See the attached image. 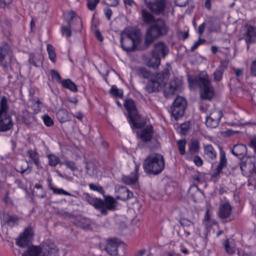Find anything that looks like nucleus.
Listing matches in <instances>:
<instances>
[{"label": "nucleus", "instance_id": "nucleus-28", "mask_svg": "<svg viewBox=\"0 0 256 256\" xmlns=\"http://www.w3.org/2000/svg\"><path fill=\"white\" fill-rule=\"evenodd\" d=\"M44 56L40 54H30L29 55V62L36 67L40 66L42 64Z\"/></svg>", "mask_w": 256, "mask_h": 256}, {"label": "nucleus", "instance_id": "nucleus-11", "mask_svg": "<svg viewBox=\"0 0 256 256\" xmlns=\"http://www.w3.org/2000/svg\"><path fill=\"white\" fill-rule=\"evenodd\" d=\"M65 19L66 20L68 28L66 26H62V34H65L67 37L72 36V32L70 30L72 27L73 21L77 22L80 28L82 26V20L80 18L76 15V13L74 11L68 12L64 14Z\"/></svg>", "mask_w": 256, "mask_h": 256}, {"label": "nucleus", "instance_id": "nucleus-29", "mask_svg": "<svg viewBox=\"0 0 256 256\" xmlns=\"http://www.w3.org/2000/svg\"><path fill=\"white\" fill-rule=\"evenodd\" d=\"M202 194V191L196 184L192 185L188 192V196L191 198L194 202L197 200L200 195Z\"/></svg>", "mask_w": 256, "mask_h": 256}, {"label": "nucleus", "instance_id": "nucleus-17", "mask_svg": "<svg viewBox=\"0 0 256 256\" xmlns=\"http://www.w3.org/2000/svg\"><path fill=\"white\" fill-rule=\"evenodd\" d=\"M218 148L220 150V160L214 172L212 174V176H218L222 172V169L227 166L228 160L226 158V152L223 150L222 146H219Z\"/></svg>", "mask_w": 256, "mask_h": 256}, {"label": "nucleus", "instance_id": "nucleus-12", "mask_svg": "<svg viewBox=\"0 0 256 256\" xmlns=\"http://www.w3.org/2000/svg\"><path fill=\"white\" fill-rule=\"evenodd\" d=\"M166 0H144L146 8L154 15L159 16L164 14Z\"/></svg>", "mask_w": 256, "mask_h": 256}, {"label": "nucleus", "instance_id": "nucleus-35", "mask_svg": "<svg viewBox=\"0 0 256 256\" xmlns=\"http://www.w3.org/2000/svg\"><path fill=\"white\" fill-rule=\"evenodd\" d=\"M61 84L64 88L68 89L72 92H77L78 90L77 86L70 79L68 78L62 80Z\"/></svg>", "mask_w": 256, "mask_h": 256}, {"label": "nucleus", "instance_id": "nucleus-55", "mask_svg": "<svg viewBox=\"0 0 256 256\" xmlns=\"http://www.w3.org/2000/svg\"><path fill=\"white\" fill-rule=\"evenodd\" d=\"M104 4L108 6L116 7L119 4L118 0H104L102 2Z\"/></svg>", "mask_w": 256, "mask_h": 256}, {"label": "nucleus", "instance_id": "nucleus-22", "mask_svg": "<svg viewBox=\"0 0 256 256\" xmlns=\"http://www.w3.org/2000/svg\"><path fill=\"white\" fill-rule=\"evenodd\" d=\"M118 195L116 197V200L123 201L127 200L133 197V193L125 186L120 187L116 191Z\"/></svg>", "mask_w": 256, "mask_h": 256}, {"label": "nucleus", "instance_id": "nucleus-58", "mask_svg": "<svg viewBox=\"0 0 256 256\" xmlns=\"http://www.w3.org/2000/svg\"><path fill=\"white\" fill-rule=\"evenodd\" d=\"M228 62H229L228 60H221L220 65L217 68L224 72L228 67Z\"/></svg>", "mask_w": 256, "mask_h": 256}, {"label": "nucleus", "instance_id": "nucleus-47", "mask_svg": "<svg viewBox=\"0 0 256 256\" xmlns=\"http://www.w3.org/2000/svg\"><path fill=\"white\" fill-rule=\"evenodd\" d=\"M89 188L91 190H92L94 191H96L99 192L100 194L104 195V188L102 186H98V185H96L92 183H90L88 184Z\"/></svg>", "mask_w": 256, "mask_h": 256}, {"label": "nucleus", "instance_id": "nucleus-41", "mask_svg": "<svg viewBox=\"0 0 256 256\" xmlns=\"http://www.w3.org/2000/svg\"><path fill=\"white\" fill-rule=\"evenodd\" d=\"M189 150L192 154L198 153L200 150V143L198 140H194L190 142Z\"/></svg>", "mask_w": 256, "mask_h": 256}, {"label": "nucleus", "instance_id": "nucleus-50", "mask_svg": "<svg viewBox=\"0 0 256 256\" xmlns=\"http://www.w3.org/2000/svg\"><path fill=\"white\" fill-rule=\"evenodd\" d=\"M64 164L66 165L68 168L73 172L78 170L76 162L74 161L66 160L64 161Z\"/></svg>", "mask_w": 256, "mask_h": 256}, {"label": "nucleus", "instance_id": "nucleus-37", "mask_svg": "<svg viewBox=\"0 0 256 256\" xmlns=\"http://www.w3.org/2000/svg\"><path fill=\"white\" fill-rule=\"evenodd\" d=\"M46 157L48 164L51 167H56L60 162V158L53 154H47Z\"/></svg>", "mask_w": 256, "mask_h": 256}, {"label": "nucleus", "instance_id": "nucleus-25", "mask_svg": "<svg viewBox=\"0 0 256 256\" xmlns=\"http://www.w3.org/2000/svg\"><path fill=\"white\" fill-rule=\"evenodd\" d=\"M20 218L16 214H8L4 222L6 225L10 228H12L14 226L18 225L19 222Z\"/></svg>", "mask_w": 256, "mask_h": 256}, {"label": "nucleus", "instance_id": "nucleus-8", "mask_svg": "<svg viewBox=\"0 0 256 256\" xmlns=\"http://www.w3.org/2000/svg\"><path fill=\"white\" fill-rule=\"evenodd\" d=\"M187 106L186 100L182 96H178L173 102L170 108L172 116L176 120L182 118Z\"/></svg>", "mask_w": 256, "mask_h": 256}, {"label": "nucleus", "instance_id": "nucleus-46", "mask_svg": "<svg viewBox=\"0 0 256 256\" xmlns=\"http://www.w3.org/2000/svg\"><path fill=\"white\" fill-rule=\"evenodd\" d=\"M179 222L180 225L183 227H189L194 226V222L186 218H182L180 219Z\"/></svg>", "mask_w": 256, "mask_h": 256}, {"label": "nucleus", "instance_id": "nucleus-19", "mask_svg": "<svg viewBox=\"0 0 256 256\" xmlns=\"http://www.w3.org/2000/svg\"><path fill=\"white\" fill-rule=\"evenodd\" d=\"M10 50L6 42L0 44V62L4 68H7L8 62L5 60L7 56H10Z\"/></svg>", "mask_w": 256, "mask_h": 256}, {"label": "nucleus", "instance_id": "nucleus-2", "mask_svg": "<svg viewBox=\"0 0 256 256\" xmlns=\"http://www.w3.org/2000/svg\"><path fill=\"white\" fill-rule=\"evenodd\" d=\"M164 167V157L162 154L158 153L149 154L143 162L144 171L149 175H158L162 172Z\"/></svg>", "mask_w": 256, "mask_h": 256}, {"label": "nucleus", "instance_id": "nucleus-5", "mask_svg": "<svg viewBox=\"0 0 256 256\" xmlns=\"http://www.w3.org/2000/svg\"><path fill=\"white\" fill-rule=\"evenodd\" d=\"M141 41V34L140 30H128L122 34L120 40L122 48L127 52H132L136 50Z\"/></svg>", "mask_w": 256, "mask_h": 256}, {"label": "nucleus", "instance_id": "nucleus-52", "mask_svg": "<svg viewBox=\"0 0 256 256\" xmlns=\"http://www.w3.org/2000/svg\"><path fill=\"white\" fill-rule=\"evenodd\" d=\"M190 122H186L180 125V133L186 135L190 129Z\"/></svg>", "mask_w": 256, "mask_h": 256}, {"label": "nucleus", "instance_id": "nucleus-15", "mask_svg": "<svg viewBox=\"0 0 256 256\" xmlns=\"http://www.w3.org/2000/svg\"><path fill=\"white\" fill-rule=\"evenodd\" d=\"M169 50L162 42H158L154 44L152 54L160 58H164L168 54Z\"/></svg>", "mask_w": 256, "mask_h": 256}, {"label": "nucleus", "instance_id": "nucleus-53", "mask_svg": "<svg viewBox=\"0 0 256 256\" xmlns=\"http://www.w3.org/2000/svg\"><path fill=\"white\" fill-rule=\"evenodd\" d=\"M100 0H87V6L90 10H94Z\"/></svg>", "mask_w": 256, "mask_h": 256}, {"label": "nucleus", "instance_id": "nucleus-30", "mask_svg": "<svg viewBox=\"0 0 256 256\" xmlns=\"http://www.w3.org/2000/svg\"><path fill=\"white\" fill-rule=\"evenodd\" d=\"M160 83L156 80L152 79L148 80L145 87V90L148 93L154 92L158 91Z\"/></svg>", "mask_w": 256, "mask_h": 256}, {"label": "nucleus", "instance_id": "nucleus-9", "mask_svg": "<svg viewBox=\"0 0 256 256\" xmlns=\"http://www.w3.org/2000/svg\"><path fill=\"white\" fill-rule=\"evenodd\" d=\"M34 235V233L32 226H28L16 239V244L20 248H26L32 240Z\"/></svg>", "mask_w": 256, "mask_h": 256}, {"label": "nucleus", "instance_id": "nucleus-64", "mask_svg": "<svg viewBox=\"0 0 256 256\" xmlns=\"http://www.w3.org/2000/svg\"><path fill=\"white\" fill-rule=\"evenodd\" d=\"M104 14L108 20H110L111 18L112 12L111 9L109 8L104 9Z\"/></svg>", "mask_w": 256, "mask_h": 256}, {"label": "nucleus", "instance_id": "nucleus-38", "mask_svg": "<svg viewBox=\"0 0 256 256\" xmlns=\"http://www.w3.org/2000/svg\"><path fill=\"white\" fill-rule=\"evenodd\" d=\"M161 58L159 57L154 56L152 54L151 58L148 60L147 62V65L149 67L154 68H156L160 64Z\"/></svg>", "mask_w": 256, "mask_h": 256}, {"label": "nucleus", "instance_id": "nucleus-63", "mask_svg": "<svg viewBox=\"0 0 256 256\" xmlns=\"http://www.w3.org/2000/svg\"><path fill=\"white\" fill-rule=\"evenodd\" d=\"M206 22H203L202 24H200L198 28V33L199 34V37H201L204 31L206 25Z\"/></svg>", "mask_w": 256, "mask_h": 256}, {"label": "nucleus", "instance_id": "nucleus-3", "mask_svg": "<svg viewBox=\"0 0 256 256\" xmlns=\"http://www.w3.org/2000/svg\"><path fill=\"white\" fill-rule=\"evenodd\" d=\"M190 88L198 86L200 98L202 100H212L214 95V88L208 76H195L188 78Z\"/></svg>", "mask_w": 256, "mask_h": 256}, {"label": "nucleus", "instance_id": "nucleus-57", "mask_svg": "<svg viewBox=\"0 0 256 256\" xmlns=\"http://www.w3.org/2000/svg\"><path fill=\"white\" fill-rule=\"evenodd\" d=\"M3 201L7 204L13 206L14 202L12 198L9 196V192L6 191L3 197Z\"/></svg>", "mask_w": 256, "mask_h": 256}, {"label": "nucleus", "instance_id": "nucleus-18", "mask_svg": "<svg viewBox=\"0 0 256 256\" xmlns=\"http://www.w3.org/2000/svg\"><path fill=\"white\" fill-rule=\"evenodd\" d=\"M116 240L117 239L108 240L104 250L110 256H122V254H118L119 246Z\"/></svg>", "mask_w": 256, "mask_h": 256}, {"label": "nucleus", "instance_id": "nucleus-49", "mask_svg": "<svg viewBox=\"0 0 256 256\" xmlns=\"http://www.w3.org/2000/svg\"><path fill=\"white\" fill-rule=\"evenodd\" d=\"M50 190L55 194H64L65 196H72V194L62 188H58L54 187H50Z\"/></svg>", "mask_w": 256, "mask_h": 256}, {"label": "nucleus", "instance_id": "nucleus-60", "mask_svg": "<svg viewBox=\"0 0 256 256\" xmlns=\"http://www.w3.org/2000/svg\"><path fill=\"white\" fill-rule=\"evenodd\" d=\"M188 0H175L174 4L176 6L184 7L188 4Z\"/></svg>", "mask_w": 256, "mask_h": 256}, {"label": "nucleus", "instance_id": "nucleus-62", "mask_svg": "<svg viewBox=\"0 0 256 256\" xmlns=\"http://www.w3.org/2000/svg\"><path fill=\"white\" fill-rule=\"evenodd\" d=\"M194 164L198 166H202L203 164V162L201 158L198 156H196L194 158Z\"/></svg>", "mask_w": 256, "mask_h": 256}, {"label": "nucleus", "instance_id": "nucleus-31", "mask_svg": "<svg viewBox=\"0 0 256 256\" xmlns=\"http://www.w3.org/2000/svg\"><path fill=\"white\" fill-rule=\"evenodd\" d=\"M208 26L207 30L210 34L212 32H220L221 31V26L220 23L216 22L212 20L206 22Z\"/></svg>", "mask_w": 256, "mask_h": 256}, {"label": "nucleus", "instance_id": "nucleus-13", "mask_svg": "<svg viewBox=\"0 0 256 256\" xmlns=\"http://www.w3.org/2000/svg\"><path fill=\"white\" fill-rule=\"evenodd\" d=\"M244 40L247 46V50L250 48V45L256 42V30L255 28L251 25L247 26L246 32L243 34L242 36L239 38V40Z\"/></svg>", "mask_w": 256, "mask_h": 256}, {"label": "nucleus", "instance_id": "nucleus-36", "mask_svg": "<svg viewBox=\"0 0 256 256\" xmlns=\"http://www.w3.org/2000/svg\"><path fill=\"white\" fill-rule=\"evenodd\" d=\"M138 179V176L134 173H132L130 176H123L122 182L126 184H134L136 183Z\"/></svg>", "mask_w": 256, "mask_h": 256}, {"label": "nucleus", "instance_id": "nucleus-1", "mask_svg": "<svg viewBox=\"0 0 256 256\" xmlns=\"http://www.w3.org/2000/svg\"><path fill=\"white\" fill-rule=\"evenodd\" d=\"M169 31V27L164 20L158 18L146 30L144 38V44L148 48L156 38L166 36Z\"/></svg>", "mask_w": 256, "mask_h": 256}, {"label": "nucleus", "instance_id": "nucleus-43", "mask_svg": "<svg viewBox=\"0 0 256 256\" xmlns=\"http://www.w3.org/2000/svg\"><path fill=\"white\" fill-rule=\"evenodd\" d=\"M186 140L185 139L180 140L177 142L178 150L181 155H184L186 154Z\"/></svg>", "mask_w": 256, "mask_h": 256}, {"label": "nucleus", "instance_id": "nucleus-39", "mask_svg": "<svg viewBox=\"0 0 256 256\" xmlns=\"http://www.w3.org/2000/svg\"><path fill=\"white\" fill-rule=\"evenodd\" d=\"M219 123L220 121L212 118L208 116H206V124L207 127L210 128H216L218 126Z\"/></svg>", "mask_w": 256, "mask_h": 256}, {"label": "nucleus", "instance_id": "nucleus-42", "mask_svg": "<svg viewBox=\"0 0 256 256\" xmlns=\"http://www.w3.org/2000/svg\"><path fill=\"white\" fill-rule=\"evenodd\" d=\"M110 94L115 97L122 98L123 96V90L122 89H118L115 85L112 86L110 90Z\"/></svg>", "mask_w": 256, "mask_h": 256}, {"label": "nucleus", "instance_id": "nucleus-61", "mask_svg": "<svg viewBox=\"0 0 256 256\" xmlns=\"http://www.w3.org/2000/svg\"><path fill=\"white\" fill-rule=\"evenodd\" d=\"M250 74L256 77V60L252 62L250 68Z\"/></svg>", "mask_w": 256, "mask_h": 256}, {"label": "nucleus", "instance_id": "nucleus-56", "mask_svg": "<svg viewBox=\"0 0 256 256\" xmlns=\"http://www.w3.org/2000/svg\"><path fill=\"white\" fill-rule=\"evenodd\" d=\"M42 119L46 126H51L54 125L53 120L48 115H44L42 117Z\"/></svg>", "mask_w": 256, "mask_h": 256}, {"label": "nucleus", "instance_id": "nucleus-21", "mask_svg": "<svg viewBox=\"0 0 256 256\" xmlns=\"http://www.w3.org/2000/svg\"><path fill=\"white\" fill-rule=\"evenodd\" d=\"M231 152L232 154L241 160L247 156V147L243 144H236L231 149Z\"/></svg>", "mask_w": 256, "mask_h": 256}, {"label": "nucleus", "instance_id": "nucleus-40", "mask_svg": "<svg viewBox=\"0 0 256 256\" xmlns=\"http://www.w3.org/2000/svg\"><path fill=\"white\" fill-rule=\"evenodd\" d=\"M208 116L220 122V118L222 116V113L220 109L214 108L212 110L210 114Z\"/></svg>", "mask_w": 256, "mask_h": 256}, {"label": "nucleus", "instance_id": "nucleus-48", "mask_svg": "<svg viewBox=\"0 0 256 256\" xmlns=\"http://www.w3.org/2000/svg\"><path fill=\"white\" fill-rule=\"evenodd\" d=\"M223 74L224 72L216 68L212 74L214 80L216 82H220L222 80Z\"/></svg>", "mask_w": 256, "mask_h": 256}, {"label": "nucleus", "instance_id": "nucleus-26", "mask_svg": "<svg viewBox=\"0 0 256 256\" xmlns=\"http://www.w3.org/2000/svg\"><path fill=\"white\" fill-rule=\"evenodd\" d=\"M26 154L32 162L37 168H42L41 162L40 158V154L36 148L34 150H28L26 151Z\"/></svg>", "mask_w": 256, "mask_h": 256}, {"label": "nucleus", "instance_id": "nucleus-59", "mask_svg": "<svg viewBox=\"0 0 256 256\" xmlns=\"http://www.w3.org/2000/svg\"><path fill=\"white\" fill-rule=\"evenodd\" d=\"M234 70L235 74L238 80H240V78H242L244 76L243 70L240 68H234Z\"/></svg>", "mask_w": 256, "mask_h": 256}, {"label": "nucleus", "instance_id": "nucleus-14", "mask_svg": "<svg viewBox=\"0 0 256 256\" xmlns=\"http://www.w3.org/2000/svg\"><path fill=\"white\" fill-rule=\"evenodd\" d=\"M240 168L242 172H250L256 168V158L246 156L240 160Z\"/></svg>", "mask_w": 256, "mask_h": 256}, {"label": "nucleus", "instance_id": "nucleus-32", "mask_svg": "<svg viewBox=\"0 0 256 256\" xmlns=\"http://www.w3.org/2000/svg\"><path fill=\"white\" fill-rule=\"evenodd\" d=\"M56 118L60 123L70 121V118L66 110L64 108L60 109L56 113Z\"/></svg>", "mask_w": 256, "mask_h": 256}, {"label": "nucleus", "instance_id": "nucleus-20", "mask_svg": "<svg viewBox=\"0 0 256 256\" xmlns=\"http://www.w3.org/2000/svg\"><path fill=\"white\" fill-rule=\"evenodd\" d=\"M232 207L229 202H224L220 205L218 216L221 219L228 218L232 214Z\"/></svg>", "mask_w": 256, "mask_h": 256}, {"label": "nucleus", "instance_id": "nucleus-54", "mask_svg": "<svg viewBox=\"0 0 256 256\" xmlns=\"http://www.w3.org/2000/svg\"><path fill=\"white\" fill-rule=\"evenodd\" d=\"M206 42V40L205 39H202L199 37L198 40L195 42L193 46L191 47L190 50V52H194L200 45L204 44Z\"/></svg>", "mask_w": 256, "mask_h": 256}, {"label": "nucleus", "instance_id": "nucleus-10", "mask_svg": "<svg viewBox=\"0 0 256 256\" xmlns=\"http://www.w3.org/2000/svg\"><path fill=\"white\" fill-rule=\"evenodd\" d=\"M182 83V80L178 78H174L168 83L166 84L164 89V94L165 97L170 98L180 91Z\"/></svg>", "mask_w": 256, "mask_h": 256}, {"label": "nucleus", "instance_id": "nucleus-34", "mask_svg": "<svg viewBox=\"0 0 256 256\" xmlns=\"http://www.w3.org/2000/svg\"><path fill=\"white\" fill-rule=\"evenodd\" d=\"M42 248V256H56L58 252L54 244H52L51 246H46V248Z\"/></svg>", "mask_w": 256, "mask_h": 256}, {"label": "nucleus", "instance_id": "nucleus-24", "mask_svg": "<svg viewBox=\"0 0 256 256\" xmlns=\"http://www.w3.org/2000/svg\"><path fill=\"white\" fill-rule=\"evenodd\" d=\"M204 156L210 160H215L217 153L211 144L204 145Z\"/></svg>", "mask_w": 256, "mask_h": 256}, {"label": "nucleus", "instance_id": "nucleus-4", "mask_svg": "<svg viewBox=\"0 0 256 256\" xmlns=\"http://www.w3.org/2000/svg\"><path fill=\"white\" fill-rule=\"evenodd\" d=\"M86 201L98 210L103 216L108 214V211H114L116 210L118 202L116 199L111 196H106L104 200L100 198H94L88 194H86Z\"/></svg>", "mask_w": 256, "mask_h": 256}, {"label": "nucleus", "instance_id": "nucleus-7", "mask_svg": "<svg viewBox=\"0 0 256 256\" xmlns=\"http://www.w3.org/2000/svg\"><path fill=\"white\" fill-rule=\"evenodd\" d=\"M8 106L7 100L3 96L0 102V132H6L12 129L14 122L12 116L8 113Z\"/></svg>", "mask_w": 256, "mask_h": 256}, {"label": "nucleus", "instance_id": "nucleus-6", "mask_svg": "<svg viewBox=\"0 0 256 256\" xmlns=\"http://www.w3.org/2000/svg\"><path fill=\"white\" fill-rule=\"evenodd\" d=\"M124 106L128 112V118L130 124L132 125V128H140L144 125L139 122L140 116L138 112L135 102L128 98L124 100Z\"/></svg>", "mask_w": 256, "mask_h": 256}, {"label": "nucleus", "instance_id": "nucleus-44", "mask_svg": "<svg viewBox=\"0 0 256 256\" xmlns=\"http://www.w3.org/2000/svg\"><path fill=\"white\" fill-rule=\"evenodd\" d=\"M138 73L139 76L144 78H148L151 76V73L146 68H140L138 70Z\"/></svg>", "mask_w": 256, "mask_h": 256}, {"label": "nucleus", "instance_id": "nucleus-33", "mask_svg": "<svg viewBox=\"0 0 256 256\" xmlns=\"http://www.w3.org/2000/svg\"><path fill=\"white\" fill-rule=\"evenodd\" d=\"M154 14L150 12L145 9L142 10V16L144 24H152L156 20L154 18Z\"/></svg>", "mask_w": 256, "mask_h": 256}, {"label": "nucleus", "instance_id": "nucleus-45", "mask_svg": "<svg viewBox=\"0 0 256 256\" xmlns=\"http://www.w3.org/2000/svg\"><path fill=\"white\" fill-rule=\"evenodd\" d=\"M47 50L49 55V58L53 62H56V53L54 52V48L51 44L47 45Z\"/></svg>", "mask_w": 256, "mask_h": 256}, {"label": "nucleus", "instance_id": "nucleus-23", "mask_svg": "<svg viewBox=\"0 0 256 256\" xmlns=\"http://www.w3.org/2000/svg\"><path fill=\"white\" fill-rule=\"evenodd\" d=\"M42 251L43 248L40 246L31 245L28 247L22 256H40Z\"/></svg>", "mask_w": 256, "mask_h": 256}, {"label": "nucleus", "instance_id": "nucleus-51", "mask_svg": "<svg viewBox=\"0 0 256 256\" xmlns=\"http://www.w3.org/2000/svg\"><path fill=\"white\" fill-rule=\"evenodd\" d=\"M51 76L52 79L55 80L58 84H61L62 82L60 74L55 70H51Z\"/></svg>", "mask_w": 256, "mask_h": 256}, {"label": "nucleus", "instance_id": "nucleus-27", "mask_svg": "<svg viewBox=\"0 0 256 256\" xmlns=\"http://www.w3.org/2000/svg\"><path fill=\"white\" fill-rule=\"evenodd\" d=\"M222 244L227 254H233L236 252V245L233 239L227 238L223 241Z\"/></svg>", "mask_w": 256, "mask_h": 256}, {"label": "nucleus", "instance_id": "nucleus-16", "mask_svg": "<svg viewBox=\"0 0 256 256\" xmlns=\"http://www.w3.org/2000/svg\"><path fill=\"white\" fill-rule=\"evenodd\" d=\"M154 133L153 126L151 125H148L142 130L138 134L139 138L144 143L147 144L150 142Z\"/></svg>", "mask_w": 256, "mask_h": 256}]
</instances>
